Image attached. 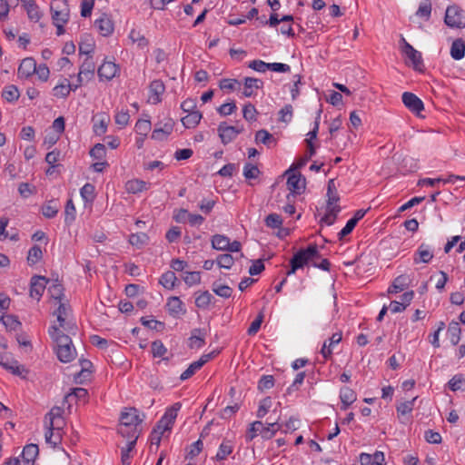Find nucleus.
<instances>
[{
	"label": "nucleus",
	"mask_w": 465,
	"mask_h": 465,
	"mask_svg": "<svg viewBox=\"0 0 465 465\" xmlns=\"http://www.w3.org/2000/svg\"><path fill=\"white\" fill-rule=\"evenodd\" d=\"M53 24L67 23L70 18V8L67 0H54L51 3Z\"/></svg>",
	"instance_id": "nucleus-1"
},
{
	"label": "nucleus",
	"mask_w": 465,
	"mask_h": 465,
	"mask_svg": "<svg viewBox=\"0 0 465 465\" xmlns=\"http://www.w3.org/2000/svg\"><path fill=\"white\" fill-rule=\"evenodd\" d=\"M444 22L450 27H465V17L462 10L457 5L448 6L445 13Z\"/></svg>",
	"instance_id": "nucleus-2"
},
{
	"label": "nucleus",
	"mask_w": 465,
	"mask_h": 465,
	"mask_svg": "<svg viewBox=\"0 0 465 465\" xmlns=\"http://www.w3.org/2000/svg\"><path fill=\"white\" fill-rule=\"evenodd\" d=\"M174 122L172 118H165L155 124L151 138L156 141H163L172 134Z\"/></svg>",
	"instance_id": "nucleus-3"
},
{
	"label": "nucleus",
	"mask_w": 465,
	"mask_h": 465,
	"mask_svg": "<svg viewBox=\"0 0 465 465\" xmlns=\"http://www.w3.org/2000/svg\"><path fill=\"white\" fill-rule=\"evenodd\" d=\"M181 407L182 404L180 402H176L165 411L164 415L156 425L158 430H162L161 433H163L164 431L170 430L172 429V426L177 417L178 411L181 409Z\"/></svg>",
	"instance_id": "nucleus-4"
},
{
	"label": "nucleus",
	"mask_w": 465,
	"mask_h": 465,
	"mask_svg": "<svg viewBox=\"0 0 465 465\" xmlns=\"http://www.w3.org/2000/svg\"><path fill=\"white\" fill-rule=\"evenodd\" d=\"M401 41L403 43L402 53L410 60L411 64L415 70H421L423 64L420 53L414 49L413 46L411 45L408 42H406L403 37L401 38Z\"/></svg>",
	"instance_id": "nucleus-5"
},
{
	"label": "nucleus",
	"mask_w": 465,
	"mask_h": 465,
	"mask_svg": "<svg viewBox=\"0 0 465 465\" xmlns=\"http://www.w3.org/2000/svg\"><path fill=\"white\" fill-rule=\"evenodd\" d=\"M48 282L49 280L45 276H33L30 282V296L39 301L45 290Z\"/></svg>",
	"instance_id": "nucleus-6"
},
{
	"label": "nucleus",
	"mask_w": 465,
	"mask_h": 465,
	"mask_svg": "<svg viewBox=\"0 0 465 465\" xmlns=\"http://www.w3.org/2000/svg\"><path fill=\"white\" fill-rule=\"evenodd\" d=\"M95 64L91 57H87L80 66L77 82L80 84L92 80L94 76Z\"/></svg>",
	"instance_id": "nucleus-7"
},
{
	"label": "nucleus",
	"mask_w": 465,
	"mask_h": 465,
	"mask_svg": "<svg viewBox=\"0 0 465 465\" xmlns=\"http://www.w3.org/2000/svg\"><path fill=\"white\" fill-rule=\"evenodd\" d=\"M243 131L242 128L226 125L225 123H221L218 126L219 136L223 144L231 143L236 136Z\"/></svg>",
	"instance_id": "nucleus-8"
},
{
	"label": "nucleus",
	"mask_w": 465,
	"mask_h": 465,
	"mask_svg": "<svg viewBox=\"0 0 465 465\" xmlns=\"http://www.w3.org/2000/svg\"><path fill=\"white\" fill-rule=\"evenodd\" d=\"M402 103L410 111L416 114H419L424 109L422 101L412 93H403Z\"/></svg>",
	"instance_id": "nucleus-9"
},
{
	"label": "nucleus",
	"mask_w": 465,
	"mask_h": 465,
	"mask_svg": "<svg viewBox=\"0 0 465 465\" xmlns=\"http://www.w3.org/2000/svg\"><path fill=\"white\" fill-rule=\"evenodd\" d=\"M68 312L69 307H67L66 304L59 302L58 308L54 312L57 318V322H59V327L64 329L69 333H74V331L76 330V327L70 322H65Z\"/></svg>",
	"instance_id": "nucleus-10"
},
{
	"label": "nucleus",
	"mask_w": 465,
	"mask_h": 465,
	"mask_svg": "<svg viewBox=\"0 0 465 465\" xmlns=\"http://www.w3.org/2000/svg\"><path fill=\"white\" fill-rule=\"evenodd\" d=\"M0 365L13 374L18 376L22 375L25 371V368L19 365L16 361L10 358L7 354H3L2 352H0Z\"/></svg>",
	"instance_id": "nucleus-11"
},
{
	"label": "nucleus",
	"mask_w": 465,
	"mask_h": 465,
	"mask_svg": "<svg viewBox=\"0 0 465 465\" xmlns=\"http://www.w3.org/2000/svg\"><path fill=\"white\" fill-rule=\"evenodd\" d=\"M49 334L56 344V348L72 345L71 338L64 334L59 327L52 326L49 329Z\"/></svg>",
	"instance_id": "nucleus-12"
},
{
	"label": "nucleus",
	"mask_w": 465,
	"mask_h": 465,
	"mask_svg": "<svg viewBox=\"0 0 465 465\" xmlns=\"http://www.w3.org/2000/svg\"><path fill=\"white\" fill-rule=\"evenodd\" d=\"M416 400H417V397H414L412 400L407 401L404 402H401L400 404H398L396 406L399 419L401 423L406 424L409 421H411V418L408 417L407 415L412 411Z\"/></svg>",
	"instance_id": "nucleus-13"
},
{
	"label": "nucleus",
	"mask_w": 465,
	"mask_h": 465,
	"mask_svg": "<svg viewBox=\"0 0 465 465\" xmlns=\"http://www.w3.org/2000/svg\"><path fill=\"white\" fill-rule=\"evenodd\" d=\"M142 421L135 408H131L121 414L120 424L137 427Z\"/></svg>",
	"instance_id": "nucleus-14"
},
{
	"label": "nucleus",
	"mask_w": 465,
	"mask_h": 465,
	"mask_svg": "<svg viewBox=\"0 0 465 465\" xmlns=\"http://www.w3.org/2000/svg\"><path fill=\"white\" fill-rule=\"evenodd\" d=\"M165 86L161 80H153L149 85L150 96L152 104H156L161 102V96L164 93Z\"/></svg>",
	"instance_id": "nucleus-15"
},
{
	"label": "nucleus",
	"mask_w": 465,
	"mask_h": 465,
	"mask_svg": "<svg viewBox=\"0 0 465 465\" xmlns=\"http://www.w3.org/2000/svg\"><path fill=\"white\" fill-rule=\"evenodd\" d=\"M118 71V66L113 62H104L98 68V76L101 80L113 79Z\"/></svg>",
	"instance_id": "nucleus-16"
},
{
	"label": "nucleus",
	"mask_w": 465,
	"mask_h": 465,
	"mask_svg": "<svg viewBox=\"0 0 465 465\" xmlns=\"http://www.w3.org/2000/svg\"><path fill=\"white\" fill-rule=\"evenodd\" d=\"M166 307L168 312L173 317H179L186 312L183 302L176 296H172L168 299Z\"/></svg>",
	"instance_id": "nucleus-17"
},
{
	"label": "nucleus",
	"mask_w": 465,
	"mask_h": 465,
	"mask_svg": "<svg viewBox=\"0 0 465 465\" xmlns=\"http://www.w3.org/2000/svg\"><path fill=\"white\" fill-rule=\"evenodd\" d=\"M36 71V63L34 58L26 57L22 60L18 67V75L20 77L28 78Z\"/></svg>",
	"instance_id": "nucleus-18"
},
{
	"label": "nucleus",
	"mask_w": 465,
	"mask_h": 465,
	"mask_svg": "<svg viewBox=\"0 0 465 465\" xmlns=\"http://www.w3.org/2000/svg\"><path fill=\"white\" fill-rule=\"evenodd\" d=\"M433 258V253L428 244L421 243L416 251L413 262L418 264L420 262L429 263Z\"/></svg>",
	"instance_id": "nucleus-19"
},
{
	"label": "nucleus",
	"mask_w": 465,
	"mask_h": 465,
	"mask_svg": "<svg viewBox=\"0 0 465 465\" xmlns=\"http://www.w3.org/2000/svg\"><path fill=\"white\" fill-rule=\"evenodd\" d=\"M118 433L121 434L124 438H126L128 440L127 443H130V445H135L139 437V430L135 426L120 424L118 428Z\"/></svg>",
	"instance_id": "nucleus-20"
},
{
	"label": "nucleus",
	"mask_w": 465,
	"mask_h": 465,
	"mask_svg": "<svg viewBox=\"0 0 465 465\" xmlns=\"http://www.w3.org/2000/svg\"><path fill=\"white\" fill-rule=\"evenodd\" d=\"M314 251L300 249L291 259L290 263H293L298 269L303 268L306 264L310 262L308 255H312Z\"/></svg>",
	"instance_id": "nucleus-21"
},
{
	"label": "nucleus",
	"mask_w": 465,
	"mask_h": 465,
	"mask_svg": "<svg viewBox=\"0 0 465 465\" xmlns=\"http://www.w3.org/2000/svg\"><path fill=\"white\" fill-rule=\"evenodd\" d=\"M287 186L293 193L300 194L305 188V179L302 178L300 173H292L288 177Z\"/></svg>",
	"instance_id": "nucleus-22"
},
{
	"label": "nucleus",
	"mask_w": 465,
	"mask_h": 465,
	"mask_svg": "<svg viewBox=\"0 0 465 465\" xmlns=\"http://www.w3.org/2000/svg\"><path fill=\"white\" fill-rule=\"evenodd\" d=\"M206 331L203 329L196 328L192 331L191 337L189 339V347L191 349H200L205 344Z\"/></svg>",
	"instance_id": "nucleus-23"
},
{
	"label": "nucleus",
	"mask_w": 465,
	"mask_h": 465,
	"mask_svg": "<svg viewBox=\"0 0 465 465\" xmlns=\"http://www.w3.org/2000/svg\"><path fill=\"white\" fill-rule=\"evenodd\" d=\"M94 24L98 27L99 33L103 36H109L114 32V23L105 15H104L101 18L95 20Z\"/></svg>",
	"instance_id": "nucleus-24"
},
{
	"label": "nucleus",
	"mask_w": 465,
	"mask_h": 465,
	"mask_svg": "<svg viewBox=\"0 0 465 465\" xmlns=\"http://www.w3.org/2000/svg\"><path fill=\"white\" fill-rule=\"evenodd\" d=\"M57 358L62 362H70L76 357V351L74 345L55 348Z\"/></svg>",
	"instance_id": "nucleus-25"
},
{
	"label": "nucleus",
	"mask_w": 465,
	"mask_h": 465,
	"mask_svg": "<svg viewBox=\"0 0 465 465\" xmlns=\"http://www.w3.org/2000/svg\"><path fill=\"white\" fill-rule=\"evenodd\" d=\"M244 89L242 95L244 97H251L253 94L252 89H260L263 85V82L261 79L253 77H245L243 80Z\"/></svg>",
	"instance_id": "nucleus-26"
},
{
	"label": "nucleus",
	"mask_w": 465,
	"mask_h": 465,
	"mask_svg": "<svg viewBox=\"0 0 465 465\" xmlns=\"http://www.w3.org/2000/svg\"><path fill=\"white\" fill-rule=\"evenodd\" d=\"M255 142L261 143L269 148L276 146L277 141L267 130L262 129L255 134Z\"/></svg>",
	"instance_id": "nucleus-27"
},
{
	"label": "nucleus",
	"mask_w": 465,
	"mask_h": 465,
	"mask_svg": "<svg viewBox=\"0 0 465 465\" xmlns=\"http://www.w3.org/2000/svg\"><path fill=\"white\" fill-rule=\"evenodd\" d=\"M340 399L342 403L341 410L345 411L356 401V393L352 389L349 387H343L340 391Z\"/></svg>",
	"instance_id": "nucleus-28"
},
{
	"label": "nucleus",
	"mask_w": 465,
	"mask_h": 465,
	"mask_svg": "<svg viewBox=\"0 0 465 465\" xmlns=\"http://www.w3.org/2000/svg\"><path fill=\"white\" fill-rule=\"evenodd\" d=\"M410 283V278L409 276L402 274L395 278L393 281V283L389 288L388 292L389 293H397L399 292L403 291L405 288L409 286Z\"/></svg>",
	"instance_id": "nucleus-29"
},
{
	"label": "nucleus",
	"mask_w": 465,
	"mask_h": 465,
	"mask_svg": "<svg viewBox=\"0 0 465 465\" xmlns=\"http://www.w3.org/2000/svg\"><path fill=\"white\" fill-rule=\"evenodd\" d=\"M450 55L454 60H460L465 55V43L459 38L452 42L450 47Z\"/></svg>",
	"instance_id": "nucleus-30"
},
{
	"label": "nucleus",
	"mask_w": 465,
	"mask_h": 465,
	"mask_svg": "<svg viewBox=\"0 0 465 465\" xmlns=\"http://www.w3.org/2000/svg\"><path fill=\"white\" fill-rule=\"evenodd\" d=\"M461 329L459 322H451L449 324L447 334L452 345H457L460 340Z\"/></svg>",
	"instance_id": "nucleus-31"
},
{
	"label": "nucleus",
	"mask_w": 465,
	"mask_h": 465,
	"mask_svg": "<svg viewBox=\"0 0 465 465\" xmlns=\"http://www.w3.org/2000/svg\"><path fill=\"white\" fill-rule=\"evenodd\" d=\"M340 200L339 193L335 185L334 179H331L327 185V206H336V203Z\"/></svg>",
	"instance_id": "nucleus-32"
},
{
	"label": "nucleus",
	"mask_w": 465,
	"mask_h": 465,
	"mask_svg": "<svg viewBox=\"0 0 465 465\" xmlns=\"http://www.w3.org/2000/svg\"><path fill=\"white\" fill-rule=\"evenodd\" d=\"M202 117L203 115L199 111L191 112L182 118V123L185 128H194L199 124Z\"/></svg>",
	"instance_id": "nucleus-33"
},
{
	"label": "nucleus",
	"mask_w": 465,
	"mask_h": 465,
	"mask_svg": "<svg viewBox=\"0 0 465 465\" xmlns=\"http://www.w3.org/2000/svg\"><path fill=\"white\" fill-rule=\"evenodd\" d=\"M59 212V203L55 200L48 201L42 207V213L45 218L52 219L56 216Z\"/></svg>",
	"instance_id": "nucleus-34"
},
{
	"label": "nucleus",
	"mask_w": 465,
	"mask_h": 465,
	"mask_svg": "<svg viewBox=\"0 0 465 465\" xmlns=\"http://www.w3.org/2000/svg\"><path fill=\"white\" fill-rule=\"evenodd\" d=\"M177 277L173 271L165 272L159 280V283L168 290H173L175 287Z\"/></svg>",
	"instance_id": "nucleus-35"
},
{
	"label": "nucleus",
	"mask_w": 465,
	"mask_h": 465,
	"mask_svg": "<svg viewBox=\"0 0 465 465\" xmlns=\"http://www.w3.org/2000/svg\"><path fill=\"white\" fill-rule=\"evenodd\" d=\"M71 88L72 84L65 78L63 83L54 87L53 94L55 97L65 98L69 95Z\"/></svg>",
	"instance_id": "nucleus-36"
},
{
	"label": "nucleus",
	"mask_w": 465,
	"mask_h": 465,
	"mask_svg": "<svg viewBox=\"0 0 465 465\" xmlns=\"http://www.w3.org/2000/svg\"><path fill=\"white\" fill-rule=\"evenodd\" d=\"M47 431L45 432V441L54 447L57 446L62 441V434L59 431L54 430V425H46Z\"/></svg>",
	"instance_id": "nucleus-37"
},
{
	"label": "nucleus",
	"mask_w": 465,
	"mask_h": 465,
	"mask_svg": "<svg viewBox=\"0 0 465 465\" xmlns=\"http://www.w3.org/2000/svg\"><path fill=\"white\" fill-rule=\"evenodd\" d=\"M39 453V449L36 444L26 445L22 452L23 459L25 462H33Z\"/></svg>",
	"instance_id": "nucleus-38"
},
{
	"label": "nucleus",
	"mask_w": 465,
	"mask_h": 465,
	"mask_svg": "<svg viewBox=\"0 0 465 465\" xmlns=\"http://www.w3.org/2000/svg\"><path fill=\"white\" fill-rule=\"evenodd\" d=\"M432 5L430 0H423L420 3L419 8L416 11V15L428 21L430 17Z\"/></svg>",
	"instance_id": "nucleus-39"
},
{
	"label": "nucleus",
	"mask_w": 465,
	"mask_h": 465,
	"mask_svg": "<svg viewBox=\"0 0 465 465\" xmlns=\"http://www.w3.org/2000/svg\"><path fill=\"white\" fill-rule=\"evenodd\" d=\"M340 211V206H327L326 214L322 218L321 223H324L327 225L333 224Z\"/></svg>",
	"instance_id": "nucleus-40"
},
{
	"label": "nucleus",
	"mask_w": 465,
	"mask_h": 465,
	"mask_svg": "<svg viewBox=\"0 0 465 465\" xmlns=\"http://www.w3.org/2000/svg\"><path fill=\"white\" fill-rule=\"evenodd\" d=\"M233 450V446L230 440H223L219 446L218 451L215 455L217 460H225Z\"/></svg>",
	"instance_id": "nucleus-41"
},
{
	"label": "nucleus",
	"mask_w": 465,
	"mask_h": 465,
	"mask_svg": "<svg viewBox=\"0 0 465 465\" xmlns=\"http://www.w3.org/2000/svg\"><path fill=\"white\" fill-rule=\"evenodd\" d=\"M129 39L134 43L137 44L138 47L143 49L148 46L149 42L145 36L136 29H132L129 34Z\"/></svg>",
	"instance_id": "nucleus-42"
},
{
	"label": "nucleus",
	"mask_w": 465,
	"mask_h": 465,
	"mask_svg": "<svg viewBox=\"0 0 465 465\" xmlns=\"http://www.w3.org/2000/svg\"><path fill=\"white\" fill-rule=\"evenodd\" d=\"M213 292L223 298H229L232 295V289L225 284H222L219 282H214L212 286Z\"/></svg>",
	"instance_id": "nucleus-43"
},
{
	"label": "nucleus",
	"mask_w": 465,
	"mask_h": 465,
	"mask_svg": "<svg viewBox=\"0 0 465 465\" xmlns=\"http://www.w3.org/2000/svg\"><path fill=\"white\" fill-rule=\"evenodd\" d=\"M128 193H137L147 189L146 183L141 180H131L125 184Z\"/></svg>",
	"instance_id": "nucleus-44"
},
{
	"label": "nucleus",
	"mask_w": 465,
	"mask_h": 465,
	"mask_svg": "<svg viewBox=\"0 0 465 465\" xmlns=\"http://www.w3.org/2000/svg\"><path fill=\"white\" fill-rule=\"evenodd\" d=\"M25 9L27 13L28 18L31 21L38 22L43 16V14L40 11V8L35 3V1L34 3L29 4L26 7H25Z\"/></svg>",
	"instance_id": "nucleus-45"
},
{
	"label": "nucleus",
	"mask_w": 465,
	"mask_h": 465,
	"mask_svg": "<svg viewBox=\"0 0 465 465\" xmlns=\"http://www.w3.org/2000/svg\"><path fill=\"white\" fill-rule=\"evenodd\" d=\"M229 240L230 239L224 235L215 234L212 238V245L216 250L224 251L227 250L229 246Z\"/></svg>",
	"instance_id": "nucleus-46"
},
{
	"label": "nucleus",
	"mask_w": 465,
	"mask_h": 465,
	"mask_svg": "<svg viewBox=\"0 0 465 465\" xmlns=\"http://www.w3.org/2000/svg\"><path fill=\"white\" fill-rule=\"evenodd\" d=\"M277 421L268 423V426L263 425V429L261 430V435L263 439L269 440L274 436V434L281 429Z\"/></svg>",
	"instance_id": "nucleus-47"
},
{
	"label": "nucleus",
	"mask_w": 465,
	"mask_h": 465,
	"mask_svg": "<svg viewBox=\"0 0 465 465\" xmlns=\"http://www.w3.org/2000/svg\"><path fill=\"white\" fill-rule=\"evenodd\" d=\"M43 257V252L40 246L34 245L30 248L27 255V262L30 265L37 263Z\"/></svg>",
	"instance_id": "nucleus-48"
},
{
	"label": "nucleus",
	"mask_w": 465,
	"mask_h": 465,
	"mask_svg": "<svg viewBox=\"0 0 465 465\" xmlns=\"http://www.w3.org/2000/svg\"><path fill=\"white\" fill-rule=\"evenodd\" d=\"M2 96L8 102H14L19 98V91L15 85L11 84L5 87Z\"/></svg>",
	"instance_id": "nucleus-49"
},
{
	"label": "nucleus",
	"mask_w": 465,
	"mask_h": 465,
	"mask_svg": "<svg viewBox=\"0 0 465 465\" xmlns=\"http://www.w3.org/2000/svg\"><path fill=\"white\" fill-rule=\"evenodd\" d=\"M75 207L73 200L69 199L64 208V222L66 224H71L75 219Z\"/></svg>",
	"instance_id": "nucleus-50"
},
{
	"label": "nucleus",
	"mask_w": 465,
	"mask_h": 465,
	"mask_svg": "<svg viewBox=\"0 0 465 465\" xmlns=\"http://www.w3.org/2000/svg\"><path fill=\"white\" fill-rule=\"evenodd\" d=\"M212 299H213L212 294L209 292L205 291V292L200 293L195 298V305L198 308L206 309L210 305Z\"/></svg>",
	"instance_id": "nucleus-51"
},
{
	"label": "nucleus",
	"mask_w": 465,
	"mask_h": 465,
	"mask_svg": "<svg viewBox=\"0 0 465 465\" xmlns=\"http://www.w3.org/2000/svg\"><path fill=\"white\" fill-rule=\"evenodd\" d=\"M88 396V391L86 389L84 388H74L72 390V392L68 393L64 397L65 401H70L73 399L77 400H85Z\"/></svg>",
	"instance_id": "nucleus-52"
},
{
	"label": "nucleus",
	"mask_w": 465,
	"mask_h": 465,
	"mask_svg": "<svg viewBox=\"0 0 465 465\" xmlns=\"http://www.w3.org/2000/svg\"><path fill=\"white\" fill-rule=\"evenodd\" d=\"M62 409L60 407H54L51 411L45 415V422L46 425L53 426L54 421L55 420H60L62 418Z\"/></svg>",
	"instance_id": "nucleus-53"
},
{
	"label": "nucleus",
	"mask_w": 465,
	"mask_h": 465,
	"mask_svg": "<svg viewBox=\"0 0 465 465\" xmlns=\"http://www.w3.org/2000/svg\"><path fill=\"white\" fill-rule=\"evenodd\" d=\"M48 292L53 299L57 300L58 302H61V299L64 295V287L60 282H58V281H55L48 288Z\"/></svg>",
	"instance_id": "nucleus-54"
},
{
	"label": "nucleus",
	"mask_w": 465,
	"mask_h": 465,
	"mask_svg": "<svg viewBox=\"0 0 465 465\" xmlns=\"http://www.w3.org/2000/svg\"><path fill=\"white\" fill-rule=\"evenodd\" d=\"M449 388L453 391L465 390V379L462 375H455L449 381Z\"/></svg>",
	"instance_id": "nucleus-55"
},
{
	"label": "nucleus",
	"mask_w": 465,
	"mask_h": 465,
	"mask_svg": "<svg viewBox=\"0 0 465 465\" xmlns=\"http://www.w3.org/2000/svg\"><path fill=\"white\" fill-rule=\"evenodd\" d=\"M265 225L272 229L281 228L282 219L280 214L271 213L264 220Z\"/></svg>",
	"instance_id": "nucleus-56"
},
{
	"label": "nucleus",
	"mask_w": 465,
	"mask_h": 465,
	"mask_svg": "<svg viewBox=\"0 0 465 465\" xmlns=\"http://www.w3.org/2000/svg\"><path fill=\"white\" fill-rule=\"evenodd\" d=\"M151 130V122L149 119H140L135 124V131L138 134L146 136Z\"/></svg>",
	"instance_id": "nucleus-57"
},
{
	"label": "nucleus",
	"mask_w": 465,
	"mask_h": 465,
	"mask_svg": "<svg viewBox=\"0 0 465 465\" xmlns=\"http://www.w3.org/2000/svg\"><path fill=\"white\" fill-rule=\"evenodd\" d=\"M293 108L291 104L284 105L279 112V121L288 124L292 119Z\"/></svg>",
	"instance_id": "nucleus-58"
},
{
	"label": "nucleus",
	"mask_w": 465,
	"mask_h": 465,
	"mask_svg": "<svg viewBox=\"0 0 465 465\" xmlns=\"http://www.w3.org/2000/svg\"><path fill=\"white\" fill-rule=\"evenodd\" d=\"M216 262L221 268L224 269H230L234 262L233 257L229 253L220 254L217 259Z\"/></svg>",
	"instance_id": "nucleus-59"
},
{
	"label": "nucleus",
	"mask_w": 465,
	"mask_h": 465,
	"mask_svg": "<svg viewBox=\"0 0 465 465\" xmlns=\"http://www.w3.org/2000/svg\"><path fill=\"white\" fill-rule=\"evenodd\" d=\"M257 114V110L255 109L254 105L252 104L251 103L245 104L242 109L243 118L248 122L256 121Z\"/></svg>",
	"instance_id": "nucleus-60"
},
{
	"label": "nucleus",
	"mask_w": 465,
	"mask_h": 465,
	"mask_svg": "<svg viewBox=\"0 0 465 465\" xmlns=\"http://www.w3.org/2000/svg\"><path fill=\"white\" fill-rule=\"evenodd\" d=\"M274 386V378L272 375H263L258 382V390L264 391Z\"/></svg>",
	"instance_id": "nucleus-61"
},
{
	"label": "nucleus",
	"mask_w": 465,
	"mask_h": 465,
	"mask_svg": "<svg viewBox=\"0 0 465 465\" xmlns=\"http://www.w3.org/2000/svg\"><path fill=\"white\" fill-rule=\"evenodd\" d=\"M106 154V149L104 144L103 143H96L91 150H90V156L96 160H102L105 157Z\"/></svg>",
	"instance_id": "nucleus-62"
},
{
	"label": "nucleus",
	"mask_w": 465,
	"mask_h": 465,
	"mask_svg": "<svg viewBox=\"0 0 465 465\" xmlns=\"http://www.w3.org/2000/svg\"><path fill=\"white\" fill-rule=\"evenodd\" d=\"M272 407V399L271 397H266L262 399L260 401V405L257 411V417L258 418H263L267 412L269 411V409Z\"/></svg>",
	"instance_id": "nucleus-63"
},
{
	"label": "nucleus",
	"mask_w": 465,
	"mask_h": 465,
	"mask_svg": "<svg viewBox=\"0 0 465 465\" xmlns=\"http://www.w3.org/2000/svg\"><path fill=\"white\" fill-rule=\"evenodd\" d=\"M260 170L256 165L246 163L243 168V175L246 179H255L259 176Z\"/></svg>",
	"instance_id": "nucleus-64"
}]
</instances>
